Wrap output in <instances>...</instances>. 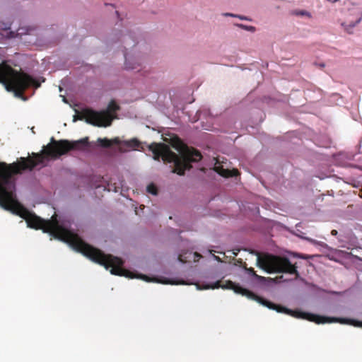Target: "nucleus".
Returning a JSON list of instances; mask_svg holds the SVG:
<instances>
[{"instance_id":"nucleus-25","label":"nucleus","mask_w":362,"mask_h":362,"mask_svg":"<svg viewBox=\"0 0 362 362\" xmlns=\"http://www.w3.org/2000/svg\"><path fill=\"white\" fill-rule=\"evenodd\" d=\"M178 259H179V260H180V262H184V260H183V259H182V255H179Z\"/></svg>"},{"instance_id":"nucleus-17","label":"nucleus","mask_w":362,"mask_h":362,"mask_svg":"<svg viewBox=\"0 0 362 362\" xmlns=\"http://www.w3.org/2000/svg\"><path fill=\"white\" fill-rule=\"evenodd\" d=\"M310 257H311L310 256H308V255H304L302 253L296 252V258L310 259Z\"/></svg>"},{"instance_id":"nucleus-19","label":"nucleus","mask_w":362,"mask_h":362,"mask_svg":"<svg viewBox=\"0 0 362 362\" xmlns=\"http://www.w3.org/2000/svg\"><path fill=\"white\" fill-rule=\"evenodd\" d=\"M82 112L83 111L81 112V115L77 117V116H74V122H76L77 119H81L80 118L82 117Z\"/></svg>"},{"instance_id":"nucleus-13","label":"nucleus","mask_w":362,"mask_h":362,"mask_svg":"<svg viewBox=\"0 0 362 362\" xmlns=\"http://www.w3.org/2000/svg\"><path fill=\"white\" fill-rule=\"evenodd\" d=\"M296 16H301L305 18L307 20H311L313 16L310 12L305 10H296Z\"/></svg>"},{"instance_id":"nucleus-29","label":"nucleus","mask_w":362,"mask_h":362,"mask_svg":"<svg viewBox=\"0 0 362 362\" xmlns=\"http://www.w3.org/2000/svg\"><path fill=\"white\" fill-rule=\"evenodd\" d=\"M126 37H127L125 36V37H124V38L123 39V41H124V42H125V40H126Z\"/></svg>"},{"instance_id":"nucleus-30","label":"nucleus","mask_w":362,"mask_h":362,"mask_svg":"<svg viewBox=\"0 0 362 362\" xmlns=\"http://www.w3.org/2000/svg\"><path fill=\"white\" fill-rule=\"evenodd\" d=\"M298 226V223H296V228Z\"/></svg>"},{"instance_id":"nucleus-1","label":"nucleus","mask_w":362,"mask_h":362,"mask_svg":"<svg viewBox=\"0 0 362 362\" xmlns=\"http://www.w3.org/2000/svg\"><path fill=\"white\" fill-rule=\"evenodd\" d=\"M30 158H21L19 162L8 164L0 161V206L23 218L31 228L41 229L49 233L55 238L68 243L76 251L82 253L92 261L110 269L112 274L134 278L132 273L123 267V260L112 255H105L101 250L84 242L78 235L66 229L59 224L57 215L54 214L49 220H45L30 213L16 199L15 175L23 170H33L41 160Z\"/></svg>"},{"instance_id":"nucleus-8","label":"nucleus","mask_w":362,"mask_h":362,"mask_svg":"<svg viewBox=\"0 0 362 362\" xmlns=\"http://www.w3.org/2000/svg\"><path fill=\"white\" fill-rule=\"evenodd\" d=\"M97 141H98V144L100 146L104 147V148H109L112 144L119 145L121 144V141L119 138H115L112 140H110L107 138H104V139L99 138V139H98Z\"/></svg>"},{"instance_id":"nucleus-5","label":"nucleus","mask_w":362,"mask_h":362,"mask_svg":"<svg viewBox=\"0 0 362 362\" xmlns=\"http://www.w3.org/2000/svg\"><path fill=\"white\" fill-rule=\"evenodd\" d=\"M88 144L87 138L78 141H69L66 139L56 141L52 137L51 144L46 146L43 153L47 157L57 158L71 150L81 149L83 146H86Z\"/></svg>"},{"instance_id":"nucleus-12","label":"nucleus","mask_w":362,"mask_h":362,"mask_svg":"<svg viewBox=\"0 0 362 362\" xmlns=\"http://www.w3.org/2000/svg\"><path fill=\"white\" fill-rule=\"evenodd\" d=\"M245 269L250 275L254 276L258 281L264 282L266 281L265 277L257 274L253 268H245Z\"/></svg>"},{"instance_id":"nucleus-20","label":"nucleus","mask_w":362,"mask_h":362,"mask_svg":"<svg viewBox=\"0 0 362 362\" xmlns=\"http://www.w3.org/2000/svg\"><path fill=\"white\" fill-rule=\"evenodd\" d=\"M295 273H296V279H297L299 277V273H298V272L297 270V267L296 266Z\"/></svg>"},{"instance_id":"nucleus-15","label":"nucleus","mask_w":362,"mask_h":362,"mask_svg":"<svg viewBox=\"0 0 362 362\" xmlns=\"http://www.w3.org/2000/svg\"><path fill=\"white\" fill-rule=\"evenodd\" d=\"M147 192L151 194L156 195L158 194L157 187L151 183L147 186Z\"/></svg>"},{"instance_id":"nucleus-9","label":"nucleus","mask_w":362,"mask_h":362,"mask_svg":"<svg viewBox=\"0 0 362 362\" xmlns=\"http://www.w3.org/2000/svg\"><path fill=\"white\" fill-rule=\"evenodd\" d=\"M214 170L217 172L219 175L225 177H232L235 175L237 170H233L234 173L228 169H224L222 166H215Z\"/></svg>"},{"instance_id":"nucleus-21","label":"nucleus","mask_w":362,"mask_h":362,"mask_svg":"<svg viewBox=\"0 0 362 362\" xmlns=\"http://www.w3.org/2000/svg\"><path fill=\"white\" fill-rule=\"evenodd\" d=\"M316 65L320 66V68H323L325 66V64L324 63L316 64Z\"/></svg>"},{"instance_id":"nucleus-7","label":"nucleus","mask_w":362,"mask_h":362,"mask_svg":"<svg viewBox=\"0 0 362 362\" xmlns=\"http://www.w3.org/2000/svg\"><path fill=\"white\" fill-rule=\"evenodd\" d=\"M296 318H300L314 322L317 324L339 322L341 324L351 325L355 327H362V322L354 319L345 317H325L309 312H304L296 308Z\"/></svg>"},{"instance_id":"nucleus-24","label":"nucleus","mask_w":362,"mask_h":362,"mask_svg":"<svg viewBox=\"0 0 362 362\" xmlns=\"http://www.w3.org/2000/svg\"><path fill=\"white\" fill-rule=\"evenodd\" d=\"M224 15L226 16H235V15H233L232 13H225Z\"/></svg>"},{"instance_id":"nucleus-10","label":"nucleus","mask_w":362,"mask_h":362,"mask_svg":"<svg viewBox=\"0 0 362 362\" xmlns=\"http://www.w3.org/2000/svg\"><path fill=\"white\" fill-rule=\"evenodd\" d=\"M123 145L128 148L136 150V149H138L139 148H140L141 143L136 139H132L129 141H124L123 142Z\"/></svg>"},{"instance_id":"nucleus-2","label":"nucleus","mask_w":362,"mask_h":362,"mask_svg":"<svg viewBox=\"0 0 362 362\" xmlns=\"http://www.w3.org/2000/svg\"><path fill=\"white\" fill-rule=\"evenodd\" d=\"M148 148L153 153L155 160H159L161 158L165 162L174 163L173 173L180 175H183L185 170L192 168V162H198L202 158L199 151L185 146L180 148L181 156L172 151L168 145L162 143H153Z\"/></svg>"},{"instance_id":"nucleus-4","label":"nucleus","mask_w":362,"mask_h":362,"mask_svg":"<svg viewBox=\"0 0 362 362\" xmlns=\"http://www.w3.org/2000/svg\"><path fill=\"white\" fill-rule=\"evenodd\" d=\"M120 107L114 100H112L107 110L95 111L91 109H85L82 112L81 120L85 121L93 126L107 127L111 125L112 120L117 118L115 112L119 110Z\"/></svg>"},{"instance_id":"nucleus-3","label":"nucleus","mask_w":362,"mask_h":362,"mask_svg":"<svg viewBox=\"0 0 362 362\" xmlns=\"http://www.w3.org/2000/svg\"><path fill=\"white\" fill-rule=\"evenodd\" d=\"M206 288H226V289H231L234 291L235 293L240 294L243 296H246L247 298L250 300H255L260 304L267 307L269 309L275 310L278 313H284L286 314H288L292 317H294V310L288 309L286 308H284L279 305H276L266 299H264L263 298L256 295L251 291L243 288L240 286L238 284H235L232 281H226L225 284H223L222 281H217L214 286H207Z\"/></svg>"},{"instance_id":"nucleus-27","label":"nucleus","mask_w":362,"mask_h":362,"mask_svg":"<svg viewBox=\"0 0 362 362\" xmlns=\"http://www.w3.org/2000/svg\"><path fill=\"white\" fill-rule=\"evenodd\" d=\"M298 126H300V127H299V128H298V130L300 129V127H301V125H300V124H298ZM296 131H297V129H296ZM295 136H296V137H297V134H295Z\"/></svg>"},{"instance_id":"nucleus-18","label":"nucleus","mask_w":362,"mask_h":362,"mask_svg":"<svg viewBox=\"0 0 362 362\" xmlns=\"http://www.w3.org/2000/svg\"><path fill=\"white\" fill-rule=\"evenodd\" d=\"M240 27L246 29V30H251V31H255V27L253 26H247V25H240Z\"/></svg>"},{"instance_id":"nucleus-28","label":"nucleus","mask_w":362,"mask_h":362,"mask_svg":"<svg viewBox=\"0 0 362 362\" xmlns=\"http://www.w3.org/2000/svg\"><path fill=\"white\" fill-rule=\"evenodd\" d=\"M354 257L358 259L360 261H362V258L358 257L357 256H354Z\"/></svg>"},{"instance_id":"nucleus-23","label":"nucleus","mask_w":362,"mask_h":362,"mask_svg":"<svg viewBox=\"0 0 362 362\" xmlns=\"http://www.w3.org/2000/svg\"><path fill=\"white\" fill-rule=\"evenodd\" d=\"M331 233L332 235H336L337 234V231L336 230H332Z\"/></svg>"},{"instance_id":"nucleus-22","label":"nucleus","mask_w":362,"mask_h":362,"mask_svg":"<svg viewBox=\"0 0 362 362\" xmlns=\"http://www.w3.org/2000/svg\"><path fill=\"white\" fill-rule=\"evenodd\" d=\"M141 279H144V280H146V281H150V280L148 279V278L146 276H145V275H142V276H141Z\"/></svg>"},{"instance_id":"nucleus-14","label":"nucleus","mask_w":362,"mask_h":362,"mask_svg":"<svg viewBox=\"0 0 362 362\" xmlns=\"http://www.w3.org/2000/svg\"><path fill=\"white\" fill-rule=\"evenodd\" d=\"M296 237H298L303 240H305L313 244L316 243V241L315 240L305 236V233L298 228H296Z\"/></svg>"},{"instance_id":"nucleus-11","label":"nucleus","mask_w":362,"mask_h":362,"mask_svg":"<svg viewBox=\"0 0 362 362\" xmlns=\"http://www.w3.org/2000/svg\"><path fill=\"white\" fill-rule=\"evenodd\" d=\"M362 20V17L360 16L356 21L350 22L349 24L342 23L341 25L344 28L345 30L351 34L353 32V28L358 25Z\"/></svg>"},{"instance_id":"nucleus-26","label":"nucleus","mask_w":362,"mask_h":362,"mask_svg":"<svg viewBox=\"0 0 362 362\" xmlns=\"http://www.w3.org/2000/svg\"><path fill=\"white\" fill-rule=\"evenodd\" d=\"M327 1L329 2H332V3H335V2L339 1V0H327Z\"/></svg>"},{"instance_id":"nucleus-6","label":"nucleus","mask_w":362,"mask_h":362,"mask_svg":"<svg viewBox=\"0 0 362 362\" xmlns=\"http://www.w3.org/2000/svg\"><path fill=\"white\" fill-rule=\"evenodd\" d=\"M257 264L260 268L269 273H294V265L291 264L289 260L286 257H281L272 255H268L264 257H258Z\"/></svg>"},{"instance_id":"nucleus-16","label":"nucleus","mask_w":362,"mask_h":362,"mask_svg":"<svg viewBox=\"0 0 362 362\" xmlns=\"http://www.w3.org/2000/svg\"><path fill=\"white\" fill-rule=\"evenodd\" d=\"M124 57H125V67H126V69H136L137 67L139 66V64H136V65L134 64V65L131 66L129 62H128V59H127L126 54H124Z\"/></svg>"}]
</instances>
